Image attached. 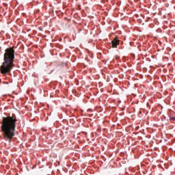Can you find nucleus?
<instances>
[{
    "mask_svg": "<svg viewBox=\"0 0 175 175\" xmlns=\"http://www.w3.org/2000/svg\"><path fill=\"white\" fill-rule=\"evenodd\" d=\"M171 121H175V117H172L170 118Z\"/></svg>",
    "mask_w": 175,
    "mask_h": 175,
    "instance_id": "4",
    "label": "nucleus"
},
{
    "mask_svg": "<svg viewBox=\"0 0 175 175\" xmlns=\"http://www.w3.org/2000/svg\"><path fill=\"white\" fill-rule=\"evenodd\" d=\"M3 61L0 68L1 73L2 75L10 73V70L14 66V49L13 48L10 47L5 49Z\"/></svg>",
    "mask_w": 175,
    "mask_h": 175,
    "instance_id": "2",
    "label": "nucleus"
},
{
    "mask_svg": "<svg viewBox=\"0 0 175 175\" xmlns=\"http://www.w3.org/2000/svg\"><path fill=\"white\" fill-rule=\"evenodd\" d=\"M17 118L16 115L12 116L4 117L1 122V131L4 140L12 142V139L14 137V131H16V122Z\"/></svg>",
    "mask_w": 175,
    "mask_h": 175,
    "instance_id": "1",
    "label": "nucleus"
},
{
    "mask_svg": "<svg viewBox=\"0 0 175 175\" xmlns=\"http://www.w3.org/2000/svg\"><path fill=\"white\" fill-rule=\"evenodd\" d=\"M112 47L116 48L117 46L120 44V40L115 38L113 40L111 41Z\"/></svg>",
    "mask_w": 175,
    "mask_h": 175,
    "instance_id": "3",
    "label": "nucleus"
}]
</instances>
